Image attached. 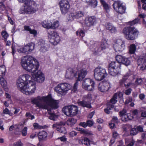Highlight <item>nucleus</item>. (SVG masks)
Instances as JSON below:
<instances>
[{"instance_id":"56","label":"nucleus","mask_w":146,"mask_h":146,"mask_svg":"<svg viewBox=\"0 0 146 146\" xmlns=\"http://www.w3.org/2000/svg\"><path fill=\"white\" fill-rule=\"evenodd\" d=\"M146 0H141V2L142 3H143L142 6V8L145 10H146Z\"/></svg>"},{"instance_id":"15","label":"nucleus","mask_w":146,"mask_h":146,"mask_svg":"<svg viewBox=\"0 0 146 146\" xmlns=\"http://www.w3.org/2000/svg\"><path fill=\"white\" fill-rule=\"evenodd\" d=\"M116 62L123 64L126 66L130 65L131 62L128 58L123 56L120 55H117L115 56Z\"/></svg>"},{"instance_id":"37","label":"nucleus","mask_w":146,"mask_h":146,"mask_svg":"<svg viewBox=\"0 0 146 146\" xmlns=\"http://www.w3.org/2000/svg\"><path fill=\"white\" fill-rule=\"evenodd\" d=\"M77 35L79 36L80 38H82L85 36L84 31L81 29H78L76 32Z\"/></svg>"},{"instance_id":"8","label":"nucleus","mask_w":146,"mask_h":146,"mask_svg":"<svg viewBox=\"0 0 146 146\" xmlns=\"http://www.w3.org/2000/svg\"><path fill=\"white\" fill-rule=\"evenodd\" d=\"M71 88V86L69 84L65 83L58 84L54 88V91L57 93L62 94Z\"/></svg>"},{"instance_id":"51","label":"nucleus","mask_w":146,"mask_h":146,"mask_svg":"<svg viewBox=\"0 0 146 146\" xmlns=\"http://www.w3.org/2000/svg\"><path fill=\"white\" fill-rule=\"evenodd\" d=\"M42 25L43 27L46 29H51L50 23H45L44 22H43L42 23Z\"/></svg>"},{"instance_id":"19","label":"nucleus","mask_w":146,"mask_h":146,"mask_svg":"<svg viewBox=\"0 0 146 146\" xmlns=\"http://www.w3.org/2000/svg\"><path fill=\"white\" fill-rule=\"evenodd\" d=\"M99 90L101 92H106L110 88V85L109 83L104 82L100 84L98 86Z\"/></svg>"},{"instance_id":"2","label":"nucleus","mask_w":146,"mask_h":146,"mask_svg":"<svg viewBox=\"0 0 146 146\" xmlns=\"http://www.w3.org/2000/svg\"><path fill=\"white\" fill-rule=\"evenodd\" d=\"M17 82L18 88L26 94L31 95L35 92L36 84L32 80L31 76L28 74L20 76L18 78Z\"/></svg>"},{"instance_id":"35","label":"nucleus","mask_w":146,"mask_h":146,"mask_svg":"<svg viewBox=\"0 0 146 146\" xmlns=\"http://www.w3.org/2000/svg\"><path fill=\"white\" fill-rule=\"evenodd\" d=\"M41 98L39 96L36 98H35L33 99H31V102L32 104L36 105L37 106H39L40 104L39 100H41Z\"/></svg>"},{"instance_id":"21","label":"nucleus","mask_w":146,"mask_h":146,"mask_svg":"<svg viewBox=\"0 0 146 146\" xmlns=\"http://www.w3.org/2000/svg\"><path fill=\"white\" fill-rule=\"evenodd\" d=\"M87 71L85 68H83L78 71L77 80L82 81L85 77L87 73Z\"/></svg>"},{"instance_id":"24","label":"nucleus","mask_w":146,"mask_h":146,"mask_svg":"<svg viewBox=\"0 0 146 146\" xmlns=\"http://www.w3.org/2000/svg\"><path fill=\"white\" fill-rule=\"evenodd\" d=\"M71 106H65L62 109V111L67 116H71Z\"/></svg>"},{"instance_id":"17","label":"nucleus","mask_w":146,"mask_h":146,"mask_svg":"<svg viewBox=\"0 0 146 146\" xmlns=\"http://www.w3.org/2000/svg\"><path fill=\"white\" fill-rule=\"evenodd\" d=\"M138 66L141 65L140 69L141 70H143L146 69V57L140 56L139 57L137 60Z\"/></svg>"},{"instance_id":"12","label":"nucleus","mask_w":146,"mask_h":146,"mask_svg":"<svg viewBox=\"0 0 146 146\" xmlns=\"http://www.w3.org/2000/svg\"><path fill=\"white\" fill-rule=\"evenodd\" d=\"M113 7L115 10L118 13L122 14L125 13L126 7L122 5L119 1H116L113 3Z\"/></svg>"},{"instance_id":"46","label":"nucleus","mask_w":146,"mask_h":146,"mask_svg":"<svg viewBox=\"0 0 146 146\" xmlns=\"http://www.w3.org/2000/svg\"><path fill=\"white\" fill-rule=\"evenodd\" d=\"M1 35L4 38V41H6L7 40V38L9 36V35L7 32L5 31H3L1 33Z\"/></svg>"},{"instance_id":"16","label":"nucleus","mask_w":146,"mask_h":146,"mask_svg":"<svg viewBox=\"0 0 146 146\" xmlns=\"http://www.w3.org/2000/svg\"><path fill=\"white\" fill-rule=\"evenodd\" d=\"M96 18L94 16H87L85 19L84 24L85 26L91 27L96 23Z\"/></svg>"},{"instance_id":"57","label":"nucleus","mask_w":146,"mask_h":146,"mask_svg":"<svg viewBox=\"0 0 146 146\" xmlns=\"http://www.w3.org/2000/svg\"><path fill=\"white\" fill-rule=\"evenodd\" d=\"M77 135V133L75 131H72L69 133V135L70 137H73L76 136Z\"/></svg>"},{"instance_id":"29","label":"nucleus","mask_w":146,"mask_h":146,"mask_svg":"<svg viewBox=\"0 0 146 146\" xmlns=\"http://www.w3.org/2000/svg\"><path fill=\"white\" fill-rule=\"evenodd\" d=\"M38 46L40 50L43 51L46 48L44 41L42 39L39 40L38 42Z\"/></svg>"},{"instance_id":"50","label":"nucleus","mask_w":146,"mask_h":146,"mask_svg":"<svg viewBox=\"0 0 146 146\" xmlns=\"http://www.w3.org/2000/svg\"><path fill=\"white\" fill-rule=\"evenodd\" d=\"M25 116L26 117H28L29 119L31 120L35 118L34 116L32 115L30 112H27L25 114Z\"/></svg>"},{"instance_id":"42","label":"nucleus","mask_w":146,"mask_h":146,"mask_svg":"<svg viewBox=\"0 0 146 146\" xmlns=\"http://www.w3.org/2000/svg\"><path fill=\"white\" fill-rule=\"evenodd\" d=\"M51 28L52 29H55L58 27L59 26V23L58 21H54L53 23H50Z\"/></svg>"},{"instance_id":"4","label":"nucleus","mask_w":146,"mask_h":146,"mask_svg":"<svg viewBox=\"0 0 146 146\" xmlns=\"http://www.w3.org/2000/svg\"><path fill=\"white\" fill-rule=\"evenodd\" d=\"M122 33L127 40H133L137 38L139 32L135 27L128 26L123 28Z\"/></svg>"},{"instance_id":"55","label":"nucleus","mask_w":146,"mask_h":146,"mask_svg":"<svg viewBox=\"0 0 146 146\" xmlns=\"http://www.w3.org/2000/svg\"><path fill=\"white\" fill-rule=\"evenodd\" d=\"M126 114V111L125 110H123L121 111H120L119 112V115L121 117V118L122 116L125 115Z\"/></svg>"},{"instance_id":"40","label":"nucleus","mask_w":146,"mask_h":146,"mask_svg":"<svg viewBox=\"0 0 146 146\" xmlns=\"http://www.w3.org/2000/svg\"><path fill=\"white\" fill-rule=\"evenodd\" d=\"M100 3L103 7L104 9L106 11H107L109 9L108 4L104 1V0H100Z\"/></svg>"},{"instance_id":"45","label":"nucleus","mask_w":146,"mask_h":146,"mask_svg":"<svg viewBox=\"0 0 146 146\" xmlns=\"http://www.w3.org/2000/svg\"><path fill=\"white\" fill-rule=\"evenodd\" d=\"M140 21V19L139 18H137L133 20V21L129 22V24L130 26H133L135 24L138 23Z\"/></svg>"},{"instance_id":"22","label":"nucleus","mask_w":146,"mask_h":146,"mask_svg":"<svg viewBox=\"0 0 146 146\" xmlns=\"http://www.w3.org/2000/svg\"><path fill=\"white\" fill-rule=\"evenodd\" d=\"M64 123L63 124L61 122L57 125L55 124H54L53 125V127H56L57 131L60 133L64 134L66 133V129L65 127L64 126Z\"/></svg>"},{"instance_id":"52","label":"nucleus","mask_w":146,"mask_h":146,"mask_svg":"<svg viewBox=\"0 0 146 146\" xmlns=\"http://www.w3.org/2000/svg\"><path fill=\"white\" fill-rule=\"evenodd\" d=\"M27 127H25L22 130L21 133L22 135L23 136H25L27 135Z\"/></svg>"},{"instance_id":"14","label":"nucleus","mask_w":146,"mask_h":146,"mask_svg":"<svg viewBox=\"0 0 146 146\" xmlns=\"http://www.w3.org/2000/svg\"><path fill=\"white\" fill-rule=\"evenodd\" d=\"M108 44L106 40H102L100 44V45L97 46L94 48V50H93V54L94 55H97L99 52L105 50Z\"/></svg>"},{"instance_id":"33","label":"nucleus","mask_w":146,"mask_h":146,"mask_svg":"<svg viewBox=\"0 0 146 146\" xmlns=\"http://www.w3.org/2000/svg\"><path fill=\"white\" fill-rule=\"evenodd\" d=\"M72 15L74 18L78 19L83 16L84 13L82 11H78L73 13Z\"/></svg>"},{"instance_id":"49","label":"nucleus","mask_w":146,"mask_h":146,"mask_svg":"<svg viewBox=\"0 0 146 146\" xmlns=\"http://www.w3.org/2000/svg\"><path fill=\"white\" fill-rule=\"evenodd\" d=\"M130 133L131 135H134L138 133V132H137L136 128L134 127L131 129Z\"/></svg>"},{"instance_id":"30","label":"nucleus","mask_w":146,"mask_h":146,"mask_svg":"<svg viewBox=\"0 0 146 146\" xmlns=\"http://www.w3.org/2000/svg\"><path fill=\"white\" fill-rule=\"evenodd\" d=\"M78 104L80 106L83 107H86L88 108H92L90 104L84 100L79 102Z\"/></svg>"},{"instance_id":"23","label":"nucleus","mask_w":146,"mask_h":146,"mask_svg":"<svg viewBox=\"0 0 146 146\" xmlns=\"http://www.w3.org/2000/svg\"><path fill=\"white\" fill-rule=\"evenodd\" d=\"M90 140L88 138L84 137V138L80 139L78 141L79 143L83 145L84 144L86 146H89L90 144Z\"/></svg>"},{"instance_id":"61","label":"nucleus","mask_w":146,"mask_h":146,"mask_svg":"<svg viewBox=\"0 0 146 146\" xmlns=\"http://www.w3.org/2000/svg\"><path fill=\"white\" fill-rule=\"evenodd\" d=\"M136 128L137 132H138V133L139 131L142 132L143 131V127L140 126H137Z\"/></svg>"},{"instance_id":"31","label":"nucleus","mask_w":146,"mask_h":146,"mask_svg":"<svg viewBox=\"0 0 146 146\" xmlns=\"http://www.w3.org/2000/svg\"><path fill=\"white\" fill-rule=\"evenodd\" d=\"M71 116L76 115L78 113V107L75 105L71 106Z\"/></svg>"},{"instance_id":"59","label":"nucleus","mask_w":146,"mask_h":146,"mask_svg":"<svg viewBox=\"0 0 146 146\" xmlns=\"http://www.w3.org/2000/svg\"><path fill=\"white\" fill-rule=\"evenodd\" d=\"M13 146H22L23 143L21 141H18L13 143Z\"/></svg>"},{"instance_id":"41","label":"nucleus","mask_w":146,"mask_h":146,"mask_svg":"<svg viewBox=\"0 0 146 146\" xmlns=\"http://www.w3.org/2000/svg\"><path fill=\"white\" fill-rule=\"evenodd\" d=\"M136 50V46L134 44L130 45L129 50V53L131 54L134 53Z\"/></svg>"},{"instance_id":"6","label":"nucleus","mask_w":146,"mask_h":146,"mask_svg":"<svg viewBox=\"0 0 146 146\" xmlns=\"http://www.w3.org/2000/svg\"><path fill=\"white\" fill-rule=\"evenodd\" d=\"M94 72V78L98 81L102 80L108 75L106 69L101 67L98 66L96 68Z\"/></svg>"},{"instance_id":"53","label":"nucleus","mask_w":146,"mask_h":146,"mask_svg":"<svg viewBox=\"0 0 146 146\" xmlns=\"http://www.w3.org/2000/svg\"><path fill=\"white\" fill-rule=\"evenodd\" d=\"M87 126L90 127L92 126L94 123V122L93 121L91 120H88L86 121Z\"/></svg>"},{"instance_id":"48","label":"nucleus","mask_w":146,"mask_h":146,"mask_svg":"<svg viewBox=\"0 0 146 146\" xmlns=\"http://www.w3.org/2000/svg\"><path fill=\"white\" fill-rule=\"evenodd\" d=\"M121 120L123 121L126 122L130 120L129 116L128 114H125L121 118Z\"/></svg>"},{"instance_id":"58","label":"nucleus","mask_w":146,"mask_h":146,"mask_svg":"<svg viewBox=\"0 0 146 146\" xmlns=\"http://www.w3.org/2000/svg\"><path fill=\"white\" fill-rule=\"evenodd\" d=\"M132 91V89L131 88H129L125 91V94L126 95H130Z\"/></svg>"},{"instance_id":"44","label":"nucleus","mask_w":146,"mask_h":146,"mask_svg":"<svg viewBox=\"0 0 146 146\" xmlns=\"http://www.w3.org/2000/svg\"><path fill=\"white\" fill-rule=\"evenodd\" d=\"M0 83L3 88L6 87L7 85L6 81L4 78L2 77L0 78Z\"/></svg>"},{"instance_id":"38","label":"nucleus","mask_w":146,"mask_h":146,"mask_svg":"<svg viewBox=\"0 0 146 146\" xmlns=\"http://www.w3.org/2000/svg\"><path fill=\"white\" fill-rule=\"evenodd\" d=\"M33 127L34 128L36 129H40L46 128L47 126L46 125L41 126L39 125L38 123H35L33 124Z\"/></svg>"},{"instance_id":"39","label":"nucleus","mask_w":146,"mask_h":146,"mask_svg":"<svg viewBox=\"0 0 146 146\" xmlns=\"http://www.w3.org/2000/svg\"><path fill=\"white\" fill-rule=\"evenodd\" d=\"M48 114L49 115V119H50L55 121L56 117V115L54 113L52 112V110H50L48 112Z\"/></svg>"},{"instance_id":"32","label":"nucleus","mask_w":146,"mask_h":146,"mask_svg":"<svg viewBox=\"0 0 146 146\" xmlns=\"http://www.w3.org/2000/svg\"><path fill=\"white\" fill-rule=\"evenodd\" d=\"M87 3L89 5L94 8L97 6L98 2L97 0H89Z\"/></svg>"},{"instance_id":"3","label":"nucleus","mask_w":146,"mask_h":146,"mask_svg":"<svg viewBox=\"0 0 146 146\" xmlns=\"http://www.w3.org/2000/svg\"><path fill=\"white\" fill-rule=\"evenodd\" d=\"M19 2H25L24 6L19 10V12L23 14H31L35 13L38 10L36 2L33 0H18Z\"/></svg>"},{"instance_id":"63","label":"nucleus","mask_w":146,"mask_h":146,"mask_svg":"<svg viewBox=\"0 0 146 146\" xmlns=\"http://www.w3.org/2000/svg\"><path fill=\"white\" fill-rule=\"evenodd\" d=\"M142 82V79L141 78H137L135 81V83L136 84L139 85L141 84Z\"/></svg>"},{"instance_id":"34","label":"nucleus","mask_w":146,"mask_h":146,"mask_svg":"<svg viewBox=\"0 0 146 146\" xmlns=\"http://www.w3.org/2000/svg\"><path fill=\"white\" fill-rule=\"evenodd\" d=\"M77 122L76 119L74 118H69L66 121V124L71 127L73 126Z\"/></svg>"},{"instance_id":"25","label":"nucleus","mask_w":146,"mask_h":146,"mask_svg":"<svg viewBox=\"0 0 146 146\" xmlns=\"http://www.w3.org/2000/svg\"><path fill=\"white\" fill-rule=\"evenodd\" d=\"M54 99L52 97L50 94H48L46 96H43L41 97V100H43L46 103L49 104Z\"/></svg>"},{"instance_id":"1","label":"nucleus","mask_w":146,"mask_h":146,"mask_svg":"<svg viewBox=\"0 0 146 146\" xmlns=\"http://www.w3.org/2000/svg\"><path fill=\"white\" fill-rule=\"evenodd\" d=\"M23 68L25 70L31 72L32 80L41 83L45 79L44 74L41 71L38 70L39 63L31 56H26L22 58L21 62Z\"/></svg>"},{"instance_id":"11","label":"nucleus","mask_w":146,"mask_h":146,"mask_svg":"<svg viewBox=\"0 0 146 146\" xmlns=\"http://www.w3.org/2000/svg\"><path fill=\"white\" fill-rule=\"evenodd\" d=\"M58 4L62 14H65L70 7L68 0H61L59 2Z\"/></svg>"},{"instance_id":"9","label":"nucleus","mask_w":146,"mask_h":146,"mask_svg":"<svg viewBox=\"0 0 146 146\" xmlns=\"http://www.w3.org/2000/svg\"><path fill=\"white\" fill-rule=\"evenodd\" d=\"M95 82L90 78L84 79L82 83L83 88L88 91H91L94 88Z\"/></svg>"},{"instance_id":"43","label":"nucleus","mask_w":146,"mask_h":146,"mask_svg":"<svg viewBox=\"0 0 146 146\" xmlns=\"http://www.w3.org/2000/svg\"><path fill=\"white\" fill-rule=\"evenodd\" d=\"M46 104H40L39 107L42 109L47 110L48 112L50 110H51V109L49 107V106L48 105V104L46 103Z\"/></svg>"},{"instance_id":"10","label":"nucleus","mask_w":146,"mask_h":146,"mask_svg":"<svg viewBox=\"0 0 146 146\" xmlns=\"http://www.w3.org/2000/svg\"><path fill=\"white\" fill-rule=\"evenodd\" d=\"M35 46V44L33 42H31L28 43L23 47L18 49L17 51L19 53L29 54L33 50Z\"/></svg>"},{"instance_id":"18","label":"nucleus","mask_w":146,"mask_h":146,"mask_svg":"<svg viewBox=\"0 0 146 146\" xmlns=\"http://www.w3.org/2000/svg\"><path fill=\"white\" fill-rule=\"evenodd\" d=\"M77 72L73 68H70L67 69L66 72L65 77L66 78L71 79L74 77L77 78Z\"/></svg>"},{"instance_id":"26","label":"nucleus","mask_w":146,"mask_h":146,"mask_svg":"<svg viewBox=\"0 0 146 146\" xmlns=\"http://www.w3.org/2000/svg\"><path fill=\"white\" fill-rule=\"evenodd\" d=\"M59 102L57 100H53L50 103L48 104V105L49 107L51 109V110H56L59 107Z\"/></svg>"},{"instance_id":"60","label":"nucleus","mask_w":146,"mask_h":146,"mask_svg":"<svg viewBox=\"0 0 146 146\" xmlns=\"http://www.w3.org/2000/svg\"><path fill=\"white\" fill-rule=\"evenodd\" d=\"M29 33L30 34L33 35L34 36H36L37 34V31L35 29H31Z\"/></svg>"},{"instance_id":"62","label":"nucleus","mask_w":146,"mask_h":146,"mask_svg":"<svg viewBox=\"0 0 146 146\" xmlns=\"http://www.w3.org/2000/svg\"><path fill=\"white\" fill-rule=\"evenodd\" d=\"M114 107V106L113 104H109L107 105V109L110 111L112 108H113Z\"/></svg>"},{"instance_id":"47","label":"nucleus","mask_w":146,"mask_h":146,"mask_svg":"<svg viewBox=\"0 0 146 146\" xmlns=\"http://www.w3.org/2000/svg\"><path fill=\"white\" fill-rule=\"evenodd\" d=\"M146 15L144 13L140 14L138 15V17L139 19H143V24H145L146 23V21L144 19L146 17Z\"/></svg>"},{"instance_id":"36","label":"nucleus","mask_w":146,"mask_h":146,"mask_svg":"<svg viewBox=\"0 0 146 146\" xmlns=\"http://www.w3.org/2000/svg\"><path fill=\"white\" fill-rule=\"evenodd\" d=\"M117 96L118 94L117 93H115L112 98L110 100V103L112 104H116L117 102Z\"/></svg>"},{"instance_id":"20","label":"nucleus","mask_w":146,"mask_h":146,"mask_svg":"<svg viewBox=\"0 0 146 146\" xmlns=\"http://www.w3.org/2000/svg\"><path fill=\"white\" fill-rule=\"evenodd\" d=\"M48 134L44 130L39 131L37 133V137L39 141H46L47 139Z\"/></svg>"},{"instance_id":"27","label":"nucleus","mask_w":146,"mask_h":146,"mask_svg":"<svg viewBox=\"0 0 146 146\" xmlns=\"http://www.w3.org/2000/svg\"><path fill=\"white\" fill-rule=\"evenodd\" d=\"M106 27V29L111 33H115L117 32L116 28L110 23H108Z\"/></svg>"},{"instance_id":"13","label":"nucleus","mask_w":146,"mask_h":146,"mask_svg":"<svg viewBox=\"0 0 146 146\" xmlns=\"http://www.w3.org/2000/svg\"><path fill=\"white\" fill-rule=\"evenodd\" d=\"M113 48L116 52H122L125 48L124 43L119 39H115L114 40Z\"/></svg>"},{"instance_id":"28","label":"nucleus","mask_w":146,"mask_h":146,"mask_svg":"<svg viewBox=\"0 0 146 146\" xmlns=\"http://www.w3.org/2000/svg\"><path fill=\"white\" fill-rule=\"evenodd\" d=\"M131 72L129 71L119 81L120 85H122L125 82L126 80L128 78L129 76L131 75Z\"/></svg>"},{"instance_id":"64","label":"nucleus","mask_w":146,"mask_h":146,"mask_svg":"<svg viewBox=\"0 0 146 146\" xmlns=\"http://www.w3.org/2000/svg\"><path fill=\"white\" fill-rule=\"evenodd\" d=\"M112 122H113L114 123H117L119 122V121L118 119L117 118V117L116 116H113L112 119Z\"/></svg>"},{"instance_id":"7","label":"nucleus","mask_w":146,"mask_h":146,"mask_svg":"<svg viewBox=\"0 0 146 146\" xmlns=\"http://www.w3.org/2000/svg\"><path fill=\"white\" fill-rule=\"evenodd\" d=\"M48 37L50 42L52 44L55 45L58 44L60 38L58 33L55 31H50L48 32Z\"/></svg>"},{"instance_id":"54","label":"nucleus","mask_w":146,"mask_h":146,"mask_svg":"<svg viewBox=\"0 0 146 146\" xmlns=\"http://www.w3.org/2000/svg\"><path fill=\"white\" fill-rule=\"evenodd\" d=\"M78 80H77V81L75 82L74 83V86L73 87V88L72 89V91L75 92L77 91V87L78 85V82H77Z\"/></svg>"},{"instance_id":"5","label":"nucleus","mask_w":146,"mask_h":146,"mask_svg":"<svg viewBox=\"0 0 146 146\" xmlns=\"http://www.w3.org/2000/svg\"><path fill=\"white\" fill-rule=\"evenodd\" d=\"M121 64L116 62H111L108 66V72L109 74L115 76L120 74L121 72Z\"/></svg>"}]
</instances>
